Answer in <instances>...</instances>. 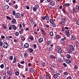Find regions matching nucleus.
<instances>
[{
	"label": "nucleus",
	"mask_w": 79,
	"mask_h": 79,
	"mask_svg": "<svg viewBox=\"0 0 79 79\" xmlns=\"http://www.w3.org/2000/svg\"><path fill=\"white\" fill-rule=\"evenodd\" d=\"M39 7V5L37 4L35 5L33 8V11L34 12L36 11V10Z\"/></svg>",
	"instance_id": "1"
},
{
	"label": "nucleus",
	"mask_w": 79,
	"mask_h": 79,
	"mask_svg": "<svg viewBox=\"0 0 79 79\" xmlns=\"http://www.w3.org/2000/svg\"><path fill=\"white\" fill-rule=\"evenodd\" d=\"M8 47V43L6 42H4L3 44V47L4 48H7Z\"/></svg>",
	"instance_id": "2"
},
{
	"label": "nucleus",
	"mask_w": 79,
	"mask_h": 79,
	"mask_svg": "<svg viewBox=\"0 0 79 79\" xmlns=\"http://www.w3.org/2000/svg\"><path fill=\"white\" fill-rule=\"evenodd\" d=\"M66 22V19L64 18H63L62 19V24L63 26H64V25H65V23Z\"/></svg>",
	"instance_id": "3"
},
{
	"label": "nucleus",
	"mask_w": 79,
	"mask_h": 79,
	"mask_svg": "<svg viewBox=\"0 0 79 79\" xmlns=\"http://www.w3.org/2000/svg\"><path fill=\"white\" fill-rule=\"evenodd\" d=\"M49 18V17L48 16H43L42 17V19L43 20H45V19H46V20H48Z\"/></svg>",
	"instance_id": "4"
},
{
	"label": "nucleus",
	"mask_w": 79,
	"mask_h": 79,
	"mask_svg": "<svg viewBox=\"0 0 79 79\" xmlns=\"http://www.w3.org/2000/svg\"><path fill=\"white\" fill-rule=\"evenodd\" d=\"M56 5V2L54 1H51L50 3V5L51 6H55Z\"/></svg>",
	"instance_id": "5"
},
{
	"label": "nucleus",
	"mask_w": 79,
	"mask_h": 79,
	"mask_svg": "<svg viewBox=\"0 0 79 79\" xmlns=\"http://www.w3.org/2000/svg\"><path fill=\"white\" fill-rule=\"evenodd\" d=\"M15 18H19L20 17V14L19 13H17L15 15Z\"/></svg>",
	"instance_id": "6"
},
{
	"label": "nucleus",
	"mask_w": 79,
	"mask_h": 79,
	"mask_svg": "<svg viewBox=\"0 0 79 79\" xmlns=\"http://www.w3.org/2000/svg\"><path fill=\"white\" fill-rule=\"evenodd\" d=\"M29 45L28 44V43H26L24 44V47L26 48H29Z\"/></svg>",
	"instance_id": "7"
},
{
	"label": "nucleus",
	"mask_w": 79,
	"mask_h": 79,
	"mask_svg": "<svg viewBox=\"0 0 79 79\" xmlns=\"http://www.w3.org/2000/svg\"><path fill=\"white\" fill-rule=\"evenodd\" d=\"M70 49L71 51H74V48L73 46V45H69Z\"/></svg>",
	"instance_id": "8"
},
{
	"label": "nucleus",
	"mask_w": 79,
	"mask_h": 79,
	"mask_svg": "<svg viewBox=\"0 0 79 79\" xmlns=\"http://www.w3.org/2000/svg\"><path fill=\"white\" fill-rule=\"evenodd\" d=\"M65 34L67 37H69V30H67L65 32Z\"/></svg>",
	"instance_id": "9"
},
{
	"label": "nucleus",
	"mask_w": 79,
	"mask_h": 79,
	"mask_svg": "<svg viewBox=\"0 0 79 79\" xmlns=\"http://www.w3.org/2000/svg\"><path fill=\"white\" fill-rule=\"evenodd\" d=\"M43 41H44V39L42 37L40 38L38 40V42L39 43H42Z\"/></svg>",
	"instance_id": "10"
},
{
	"label": "nucleus",
	"mask_w": 79,
	"mask_h": 79,
	"mask_svg": "<svg viewBox=\"0 0 79 79\" xmlns=\"http://www.w3.org/2000/svg\"><path fill=\"white\" fill-rule=\"evenodd\" d=\"M49 57L51 59H54V60H55V59H56V56H54L53 55H50Z\"/></svg>",
	"instance_id": "11"
},
{
	"label": "nucleus",
	"mask_w": 79,
	"mask_h": 79,
	"mask_svg": "<svg viewBox=\"0 0 79 79\" xmlns=\"http://www.w3.org/2000/svg\"><path fill=\"white\" fill-rule=\"evenodd\" d=\"M23 31H24V29L23 28L20 29V30H19V32L20 34H23Z\"/></svg>",
	"instance_id": "12"
},
{
	"label": "nucleus",
	"mask_w": 79,
	"mask_h": 79,
	"mask_svg": "<svg viewBox=\"0 0 79 79\" xmlns=\"http://www.w3.org/2000/svg\"><path fill=\"white\" fill-rule=\"evenodd\" d=\"M7 73L8 74H9V76H11L12 74V72H11V71L10 70H7Z\"/></svg>",
	"instance_id": "13"
},
{
	"label": "nucleus",
	"mask_w": 79,
	"mask_h": 79,
	"mask_svg": "<svg viewBox=\"0 0 79 79\" xmlns=\"http://www.w3.org/2000/svg\"><path fill=\"white\" fill-rule=\"evenodd\" d=\"M17 66L19 68H24V66L20 64H18Z\"/></svg>",
	"instance_id": "14"
},
{
	"label": "nucleus",
	"mask_w": 79,
	"mask_h": 79,
	"mask_svg": "<svg viewBox=\"0 0 79 79\" xmlns=\"http://www.w3.org/2000/svg\"><path fill=\"white\" fill-rule=\"evenodd\" d=\"M72 40H76V37L74 36H72L71 38Z\"/></svg>",
	"instance_id": "15"
},
{
	"label": "nucleus",
	"mask_w": 79,
	"mask_h": 79,
	"mask_svg": "<svg viewBox=\"0 0 79 79\" xmlns=\"http://www.w3.org/2000/svg\"><path fill=\"white\" fill-rule=\"evenodd\" d=\"M65 61L67 64H70L71 63V61L68 59L66 60Z\"/></svg>",
	"instance_id": "16"
},
{
	"label": "nucleus",
	"mask_w": 79,
	"mask_h": 79,
	"mask_svg": "<svg viewBox=\"0 0 79 79\" xmlns=\"http://www.w3.org/2000/svg\"><path fill=\"white\" fill-rule=\"evenodd\" d=\"M12 28L15 31H16V27L15 26V25H12Z\"/></svg>",
	"instance_id": "17"
},
{
	"label": "nucleus",
	"mask_w": 79,
	"mask_h": 79,
	"mask_svg": "<svg viewBox=\"0 0 79 79\" xmlns=\"http://www.w3.org/2000/svg\"><path fill=\"white\" fill-rule=\"evenodd\" d=\"M11 23L12 24H15L16 23V19H13L12 20Z\"/></svg>",
	"instance_id": "18"
},
{
	"label": "nucleus",
	"mask_w": 79,
	"mask_h": 79,
	"mask_svg": "<svg viewBox=\"0 0 79 79\" xmlns=\"http://www.w3.org/2000/svg\"><path fill=\"white\" fill-rule=\"evenodd\" d=\"M29 71L30 72H31V73H34V69H33V68H30L29 69Z\"/></svg>",
	"instance_id": "19"
},
{
	"label": "nucleus",
	"mask_w": 79,
	"mask_h": 79,
	"mask_svg": "<svg viewBox=\"0 0 79 79\" xmlns=\"http://www.w3.org/2000/svg\"><path fill=\"white\" fill-rule=\"evenodd\" d=\"M49 34L50 36H51L52 37H53V36L54 35V34H53V31H50Z\"/></svg>",
	"instance_id": "20"
},
{
	"label": "nucleus",
	"mask_w": 79,
	"mask_h": 79,
	"mask_svg": "<svg viewBox=\"0 0 79 79\" xmlns=\"http://www.w3.org/2000/svg\"><path fill=\"white\" fill-rule=\"evenodd\" d=\"M58 75L56 74H55L53 75V77L54 79H56L58 77Z\"/></svg>",
	"instance_id": "21"
},
{
	"label": "nucleus",
	"mask_w": 79,
	"mask_h": 79,
	"mask_svg": "<svg viewBox=\"0 0 79 79\" xmlns=\"http://www.w3.org/2000/svg\"><path fill=\"white\" fill-rule=\"evenodd\" d=\"M4 7L5 9H6V10H8V9L9 8V6L7 5H6Z\"/></svg>",
	"instance_id": "22"
},
{
	"label": "nucleus",
	"mask_w": 79,
	"mask_h": 79,
	"mask_svg": "<svg viewBox=\"0 0 79 79\" xmlns=\"http://www.w3.org/2000/svg\"><path fill=\"white\" fill-rule=\"evenodd\" d=\"M24 56L25 58H27L28 56V53H25L24 54Z\"/></svg>",
	"instance_id": "23"
},
{
	"label": "nucleus",
	"mask_w": 79,
	"mask_h": 79,
	"mask_svg": "<svg viewBox=\"0 0 79 79\" xmlns=\"http://www.w3.org/2000/svg\"><path fill=\"white\" fill-rule=\"evenodd\" d=\"M16 62V57H14V60L13 61V62L14 63H15Z\"/></svg>",
	"instance_id": "24"
},
{
	"label": "nucleus",
	"mask_w": 79,
	"mask_h": 79,
	"mask_svg": "<svg viewBox=\"0 0 79 79\" xmlns=\"http://www.w3.org/2000/svg\"><path fill=\"white\" fill-rule=\"evenodd\" d=\"M57 52L59 53H61L62 51H61V49H57Z\"/></svg>",
	"instance_id": "25"
},
{
	"label": "nucleus",
	"mask_w": 79,
	"mask_h": 79,
	"mask_svg": "<svg viewBox=\"0 0 79 79\" xmlns=\"http://www.w3.org/2000/svg\"><path fill=\"white\" fill-rule=\"evenodd\" d=\"M52 25L53 27H56V24L54 23H52Z\"/></svg>",
	"instance_id": "26"
},
{
	"label": "nucleus",
	"mask_w": 79,
	"mask_h": 79,
	"mask_svg": "<svg viewBox=\"0 0 79 79\" xmlns=\"http://www.w3.org/2000/svg\"><path fill=\"white\" fill-rule=\"evenodd\" d=\"M49 21L51 24H53V23H54V21H53V19H50L49 20Z\"/></svg>",
	"instance_id": "27"
},
{
	"label": "nucleus",
	"mask_w": 79,
	"mask_h": 79,
	"mask_svg": "<svg viewBox=\"0 0 79 79\" xmlns=\"http://www.w3.org/2000/svg\"><path fill=\"white\" fill-rule=\"evenodd\" d=\"M70 6V4L65 3L63 6Z\"/></svg>",
	"instance_id": "28"
},
{
	"label": "nucleus",
	"mask_w": 79,
	"mask_h": 79,
	"mask_svg": "<svg viewBox=\"0 0 79 79\" xmlns=\"http://www.w3.org/2000/svg\"><path fill=\"white\" fill-rule=\"evenodd\" d=\"M0 68H1V69H3L4 68V64H2L0 66Z\"/></svg>",
	"instance_id": "29"
},
{
	"label": "nucleus",
	"mask_w": 79,
	"mask_h": 79,
	"mask_svg": "<svg viewBox=\"0 0 79 79\" xmlns=\"http://www.w3.org/2000/svg\"><path fill=\"white\" fill-rule=\"evenodd\" d=\"M15 35H16V36H18V35H19V32H18V31H16L15 33Z\"/></svg>",
	"instance_id": "30"
},
{
	"label": "nucleus",
	"mask_w": 79,
	"mask_h": 79,
	"mask_svg": "<svg viewBox=\"0 0 79 79\" xmlns=\"http://www.w3.org/2000/svg\"><path fill=\"white\" fill-rule=\"evenodd\" d=\"M66 57L68 59H69L71 58L70 55L68 54L66 55Z\"/></svg>",
	"instance_id": "31"
},
{
	"label": "nucleus",
	"mask_w": 79,
	"mask_h": 79,
	"mask_svg": "<svg viewBox=\"0 0 79 79\" xmlns=\"http://www.w3.org/2000/svg\"><path fill=\"white\" fill-rule=\"evenodd\" d=\"M45 26H46L47 28H51V27L50 26V25H49L48 24H46L45 25Z\"/></svg>",
	"instance_id": "32"
},
{
	"label": "nucleus",
	"mask_w": 79,
	"mask_h": 79,
	"mask_svg": "<svg viewBox=\"0 0 79 79\" xmlns=\"http://www.w3.org/2000/svg\"><path fill=\"white\" fill-rule=\"evenodd\" d=\"M6 19H9V20H11V17H10L8 16H6Z\"/></svg>",
	"instance_id": "33"
},
{
	"label": "nucleus",
	"mask_w": 79,
	"mask_h": 79,
	"mask_svg": "<svg viewBox=\"0 0 79 79\" xmlns=\"http://www.w3.org/2000/svg\"><path fill=\"white\" fill-rule=\"evenodd\" d=\"M2 27L5 29H7V27H6L4 24L2 25Z\"/></svg>",
	"instance_id": "34"
},
{
	"label": "nucleus",
	"mask_w": 79,
	"mask_h": 79,
	"mask_svg": "<svg viewBox=\"0 0 79 79\" xmlns=\"http://www.w3.org/2000/svg\"><path fill=\"white\" fill-rule=\"evenodd\" d=\"M21 40H22V41H24V40H25V38L24 37V36H23L21 38Z\"/></svg>",
	"instance_id": "35"
},
{
	"label": "nucleus",
	"mask_w": 79,
	"mask_h": 79,
	"mask_svg": "<svg viewBox=\"0 0 79 79\" xmlns=\"http://www.w3.org/2000/svg\"><path fill=\"white\" fill-rule=\"evenodd\" d=\"M12 13L14 16H15L16 15V12L14 10H13Z\"/></svg>",
	"instance_id": "36"
},
{
	"label": "nucleus",
	"mask_w": 79,
	"mask_h": 79,
	"mask_svg": "<svg viewBox=\"0 0 79 79\" xmlns=\"http://www.w3.org/2000/svg\"><path fill=\"white\" fill-rule=\"evenodd\" d=\"M15 74L16 75V76H19V73L18 71H16L15 73Z\"/></svg>",
	"instance_id": "37"
},
{
	"label": "nucleus",
	"mask_w": 79,
	"mask_h": 79,
	"mask_svg": "<svg viewBox=\"0 0 79 79\" xmlns=\"http://www.w3.org/2000/svg\"><path fill=\"white\" fill-rule=\"evenodd\" d=\"M41 64L43 66H45V62H42Z\"/></svg>",
	"instance_id": "38"
},
{
	"label": "nucleus",
	"mask_w": 79,
	"mask_h": 79,
	"mask_svg": "<svg viewBox=\"0 0 79 79\" xmlns=\"http://www.w3.org/2000/svg\"><path fill=\"white\" fill-rule=\"evenodd\" d=\"M25 31H29V28L27 27L26 28V29H25Z\"/></svg>",
	"instance_id": "39"
},
{
	"label": "nucleus",
	"mask_w": 79,
	"mask_h": 79,
	"mask_svg": "<svg viewBox=\"0 0 79 79\" xmlns=\"http://www.w3.org/2000/svg\"><path fill=\"white\" fill-rule=\"evenodd\" d=\"M62 11H63V13L64 14L66 13V10L65 9H64V8L62 9Z\"/></svg>",
	"instance_id": "40"
},
{
	"label": "nucleus",
	"mask_w": 79,
	"mask_h": 79,
	"mask_svg": "<svg viewBox=\"0 0 79 79\" xmlns=\"http://www.w3.org/2000/svg\"><path fill=\"white\" fill-rule=\"evenodd\" d=\"M29 52L30 53H32L33 52V49H32V48H30Z\"/></svg>",
	"instance_id": "41"
},
{
	"label": "nucleus",
	"mask_w": 79,
	"mask_h": 79,
	"mask_svg": "<svg viewBox=\"0 0 79 79\" xmlns=\"http://www.w3.org/2000/svg\"><path fill=\"white\" fill-rule=\"evenodd\" d=\"M67 52H68L70 54V53L72 54V52H71L70 50H68Z\"/></svg>",
	"instance_id": "42"
},
{
	"label": "nucleus",
	"mask_w": 79,
	"mask_h": 79,
	"mask_svg": "<svg viewBox=\"0 0 79 79\" xmlns=\"http://www.w3.org/2000/svg\"><path fill=\"white\" fill-rule=\"evenodd\" d=\"M33 47L35 49H36V48H37V45L35 44H33Z\"/></svg>",
	"instance_id": "43"
},
{
	"label": "nucleus",
	"mask_w": 79,
	"mask_h": 79,
	"mask_svg": "<svg viewBox=\"0 0 79 79\" xmlns=\"http://www.w3.org/2000/svg\"><path fill=\"white\" fill-rule=\"evenodd\" d=\"M31 25H32V26H33V25L34 24V21L33 20L31 21Z\"/></svg>",
	"instance_id": "44"
},
{
	"label": "nucleus",
	"mask_w": 79,
	"mask_h": 79,
	"mask_svg": "<svg viewBox=\"0 0 79 79\" xmlns=\"http://www.w3.org/2000/svg\"><path fill=\"white\" fill-rule=\"evenodd\" d=\"M60 35H56V38H57V39H60Z\"/></svg>",
	"instance_id": "45"
},
{
	"label": "nucleus",
	"mask_w": 79,
	"mask_h": 79,
	"mask_svg": "<svg viewBox=\"0 0 79 79\" xmlns=\"http://www.w3.org/2000/svg\"><path fill=\"white\" fill-rule=\"evenodd\" d=\"M30 39L31 40H34V37L32 36H30Z\"/></svg>",
	"instance_id": "46"
},
{
	"label": "nucleus",
	"mask_w": 79,
	"mask_h": 79,
	"mask_svg": "<svg viewBox=\"0 0 79 79\" xmlns=\"http://www.w3.org/2000/svg\"><path fill=\"white\" fill-rule=\"evenodd\" d=\"M57 50L61 49V47H60V46H57Z\"/></svg>",
	"instance_id": "47"
},
{
	"label": "nucleus",
	"mask_w": 79,
	"mask_h": 79,
	"mask_svg": "<svg viewBox=\"0 0 79 79\" xmlns=\"http://www.w3.org/2000/svg\"><path fill=\"white\" fill-rule=\"evenodd\" d=\"M76 9H77V10H79V6L78 5L76 6Z\"/></svg>",
	"instance_id": "48"
},
{
	"label": "nucleus",
	"mask_w": 79,
	"mask_h": 79,
	"mask_svg": "<svg viewBox=\"0 0 79 79\" xmlns=\"http://www.w3.org/2000/svg\"><path fill=\"white\" fill-rule=\"evenodd\" d=\"M47 44H48V45H50V44H51L50 41H48Z\"/></svg>",
	"instance_id": "49"
},
{
	"label": "nucleus",
	"mask_w": 79,
	"mask_h": 79,
	"mask_svg": "<svg viewBox=\"0 0 79 79\" xmlns=\"http://www.w3.org/2000/svg\"><path fill=\"white\" fill-rule=\"evenodd\" d=\"M46 79H50V77H49V76H48V74H47L46 75Z\"/></svg>",
	"instance_id": "50"
},
{
	"label": "nucleus",
	"mask_w": 79,
	"mask_h": 79,
	"mask_svg": "<svg viewBox=\"0 0 79 79\" xmlns=\"http://www.w3.org/2000/svg\"><path fill=\"white\" fill-rule=\"evenodd\" d=\"M20 64H24V63H25V62L24 61H22L20 62Z\"/></svg>",
	"instance_id": "51"
},
{
	"label": "nucleus",
	"mask_w": 79,
	"mask_h": 79,
	"mask_svg": "<svg viewBox=\"0 0 79 79\" xmlns=\"http://www.w3.org/2000/svg\"><path fill=\"white\" fill-rule=\"evenodd\" d=\"M76 23L77 25H79V19L77 20Z\"/></svg>",
	"instance_id": "52"
},
{
	"label": "nucleus",
	"mask_w": 79,
	"mask_h": 79,
	"mask_svg": "<svg viewBox=\"0 0 79 79\" xmlns=\"http://www.w3.org/2000/svg\"><path fill=\"white\" fill-rule=\"evenodd\" d=\"M53 67L54 68H56V64L55 63H53Z\"/></svg>",
	"instance_id": "53"
},
{
	"label": "nucleus",
	"mask_w": 79,
	"mask_h": 79,
	"mask_svg": "<svg viewBox=\"0 0 79 79\" xmlns=\"http://www.w3.org/2000/svg\"><path fill=\"white\" fill-rule=\"evenodd\" d=\"M26 9L27 10H29L30 9V7L29 6H26Z\"/></svg>",
	"instance_id": "54"
},
{
	"label": "nucleus",
	"mask_w": 79,
	"mask_h": 79,
	"mask_svg": "<svg viewBox=\"0 0 79 79\" xmlns=\"http://www.w3.org/2000/svg\"><path fill=\"white\" fill-rule=\"evenodd\" d=\"M15 9L16 10L18 8V6L17 4H16L15 7Z\"/></svg>",
	"instance_id": "55"
},
{
	"label": "nucleus",
	"mask_w": 79,
	"mask_h": 79,
	"mask_svg": "<svg viewBox=\"0 0 79 79\" xmlns=\"http://www.w3.org/2000/svg\"><path fill=\"white\" fill-rule=\"evenodd\" d=\"M64 75H65V76H67V75H68V73H67V72H64Z\"/></svg>",
	"instance_id": "56"
},
{
	"label": "nucleus",
	"mask_w": 79,
	"mask_h": 79,
	"mask_svg": "<svg viewBox=\"0 0 79 79\" xmlns=\"http://www.w3.org/2000/svg\"><path fill=\"white\" fill-rule=\"evenodd\" d=\"M14 42H15V43H16V42H18V40H17L16 39H14Z\"/></svg>",
	"instance_id": "57"
},
{
	"label": "nucleus",
	"mask_w": 79,
	"mask_h": 79,
	"mask_svg": "<svg viewBox=\"0 0 79 79\" xmlns=\"http://www.w3.org/2000/svg\"><path fill=\"white\" fill-rule=\"evenodd\" d=\"M22 26H23V27H24V28H25V27H26V25H25L24 23H22Z\"/></svg>",
	"instance_id": "58"
},
{
	"label": "nucleus",
	"mask_w": 79,
	"mask_h": 79,
	"mask_svg": "<svg viewBox=\"0 0 79 79\" xmlns=\"http://www.w3.org/2000/svg\"><path fill=\"white\" fill-rule=\"evenodd\" d=\"M10 60H13V56H10Z\"/></svg>",
	"instance_id": "59"
},
{
	"label": "nucleus",
	"mask_w": 79,
	"mask_h": 79,
	"mask_svg": "<svg viewBox=\"0 0 79 79\" xmlns=\"http://www.w3.org/2000/svg\"><path fill=\"white\" fill-rule=\"evenodd\" d=\"M63 65H64L65 67H67V64H66L65 63H64L63 64Z\"/></svg>",
	"instance_id": "60"
},
{
	"label": "nucleus",
	"mask_w": 79,
	"mask_h": 79,
	"mask_svg": "<svg viewBox=\"0 0 79 79\" xmlns=\"http://www.w3.org/2000/svg\"><path fill=\"white\" fill-rule=\"evenodd\" d=\"M74 68L75 69H77V68H78V67H77V65H75Z\"/></svg>",
	"instance_id": "61"
},
{
	"label": "nucleus",
	"mask_w": 79,
	"mask_h": 79,
	"mask_svg": "<svg viewBox=\"0 0 79 79\" xmlns=\"http://www.w3.org/2000/svg\"><path fill=\"white\" fill-rule=\"evenodd\" d=\"M12 29V27H11V25L10 27H9V30H11Z\"/></svg>",
	"instance_id": "62"
},
{
	"label": "nucleus",
	"mask_w": 79,
	"mask_h": 79,
	"mask_svg": "<svg viewBox=\"0 0 79 79\" xmlns=\"http://www.w3.org/2000/svg\"><path fill=\"white\" fill-rule=\"evenodd\" d=\"M73 13H75V12H76V10H75V9L74 8L73 9Z\"/></svg>",
	"instance_id": "63"
},
{
	"label": "nucleus",
	"mask_w": 79,
	"mask_h": 79,
	"mask_svg": "<svg viewBox=\"0 0 79 79\" xmlns=\"http://www.w3.org/2000/svg\"><path fill=\"white\" fill-rule=\"evenodd\" d=\"M67 79H72V78L70 76H69L67 77Z\"/></svg>",
	"instance_id": "64"
}]
</instances>
